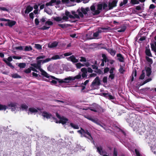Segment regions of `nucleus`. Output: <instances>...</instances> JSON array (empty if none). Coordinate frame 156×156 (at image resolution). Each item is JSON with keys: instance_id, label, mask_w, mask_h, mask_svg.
I'll list each match as a JSON object with an SVG mask.
<instances>
[{"instance_id": "e433bc0d", "label": "nucleus", "mask_w": 156, "mask_h": 156, "mask_svg": "<svg viewBox=\"0 0 156 156\" xmlns=\"http://www.w3.org/2000/svg\"><path fill=\"white\" fill-rule=\"evenodd\" d=\"M32 49V48L30 46H26L24 49V51H30Z\"/></svg>"}, {"instance_id": "4d7b16f0", "label": "nucleus", "mask_w": 156, "mask_h": 156, "mask_svg": "<svg viewBox=\"0 0 156 156\" xmlns=\"http://www.w3.org/2000/svg\"><path fill=\"white\" fill-rule=\"evenodd\" d=\"M67 25H68V24H58V26L62 28H64L67 27L68 26Z\"/></svg>"}, {"instance_id": "e2e57ef3", "label": "nucleus", "mask_w": 156, "mask_h": 156, "mask_svg": "<svg viewBox=\"0 0 156 156\" xmlns=\"http://www.w3.org/2000/svg\"><path fill=\"white\" fill-rule=\"evenodd\" d=\"M115 69L114 67H111L110 69L109 70V73L110 74H114L113 73V71L115 70Z\"/></svg>"}, {"instance_id": "680f3d73", "label": "nucleus", "mask_w": 156, "mask_h": 156, "mask_svg": "<svg viewBox=\"0 0 156 156\" xmlns=\"http://www.w3.org/2000/svg\"><path fill=\"white\" fill-rule=\"evenodd\" d=\"M113 156H117V151L116 149L114 148L113 151Z\"/></svg>"}, {"instance_id": "0e129e2a", "label": "nucleus", "mask_w": 156, "mask_h": 156, "mask_svg": "<svg viewBox=\"0 0 156 156\" xmlns=\"http://www.w3.org/2000/svg\"><path fill=\"white\" fill-rule=\"evenodd\" d=\"M109 70V69L108 67H107L105 68V69H104V73H108Z\"/></svg>"}, {"instance_id": "3c124183", "label": "nucleus", "mask_w": 156, "mask_h": 156, "mask_svg": "<svg viewBox=\"0 0 156 156\" xmlns=\"http://www.w3.org/2000/svg\"><path fill=\"white\" fill-rule=\"evenodd\" d=\"M47 19L45 17H43L40 20V22L44 23L47 21Z\"/></svg>"}, {"instance_id": "39448f33", "label": "nucleus", "mask_w": 156, "mask_h": 156, "mask_svg": "<svg viewBox=\"0 0 156 156\" xmlns=\"http://www.w3.org/2000/svg\"><path fill=\"white\" fill-rule=\"evenodd\" d=\"M63 55H55L52 57L51 58H48L44 60H39L38 61L37 67H40L41 63L42 64L47 62L51 60L52 59L56 60L63 58Z\"/></svg>"}, {"instance_id": "4c0bfd02", "label": "nucleus", "mask_w": 156, "mask_h": 156, "mask_svg": "<svg viewBox=\"0 0 156 156\" xmlns=\"http://www.w3.org/2000/svg\"><path fill=\"white\" fill-rule=\"evenodd\" d=\"M145 70H143L142 71V73L140 77V79L141 80L143 79L145 77Z\"/></svg>"}, {"instance_id": "6ab92c4d", "label": "nucleus", "mask_w": 156, "mask_h": 156, "mask_svg": "<svg viewBox=\"0 0 156 156\" xmlns=\"http://www.w3.org/2000/svg\"><path fill=\"white\" fill-rule=\"evenodd\" d=\"M39 111V109L38 108H30L29 109V112H28V114H29L30 113H31V114L35 113L38 112Z\"/></svg>"}, {"instance_id": "bf43d9fd", "label": "nucleus", "mask_w": 156, "mask_h": 156, "mask_svg": "<svg viewBox=\"0 0 156 156\" xmlns=\"http://www.w3.org/2000/svg\"><path fill=\"white\" fill-rule=\"evenodd\" d=\"M72 54V53H71V52H67V53H65L63 55V56L64 57V58L65 57L69 56L70 55H71Z\"/></svg>"}, {"instance_id": "37998d69", "label": "nucleus", "mask_w": 156, "mask_h": 156, "mask_svg": "<svg viewBox=\"0 0 156 156\" xmlns=\"http://www.w3.org/2000/svg\"><path fill=\"white\" fill-rule=\"evenodd\" d=\"M12 77L15 78H21V76L17 73L13 74L12 75Z\"/></svg>"}, {"instance_id": "4be33fe9", "label": "nucleus", "mask_w": 156, "mask_h": 156, "mask_svg": "<svg viewBox=\"0 0 156 156\" xmlns=\"http://www.w3.org/2000/svg\"><path fill=\"white\" fill-rule=\"evenodd\" d=\"M58 43V42L57 41H54L52 43H50L48 44V47L50 48H54L57 46Z\"/></svg>"}, {"instance_id": "79ce46f5", "label": "nucleus", "mask_w": 156, "mask_h": 156, "mask_svg": "<svg viewBox=\"0 0 156 156\" xmlns=\"http://www.w3.org/2000/svg\"><path fill=\"white\" fill-rule=\"evenodd\" d=\"M87 118L88 119L91 121H92L95 123L96 122H97V120L95 119H93L91 117L88 116L87 117Z\"/></svg>"}, {"instance_id": "5701e85b", "label": "nucleus", "mask_w": 156, "mask_h": 156, "mask_svg": "<svg viewBox=\"0 0 156 156\" xmlns=\"http://www.w3.org/2000/svg\"><path fill=\"white\" fill-rule=\"evenodd\" d=\"M105 61H106L107 63V65L108 66L109 64L112 65L115 62V61L113 60L108 58L105 55Z\"/></svg>"}, {"instance_id": "8fccbe9b", "label": "nucleus", "mask_w": 156, "mask_h": 156, "mask_svg": "<svg viewBox=\"0 0 156 156\" xmlns=\"http://www.w3.org/2000/svg\"><path fill=\"white\" fill-rule=\"evenodd\" d=\"M146 60L149 62L150 64H152L153 63V61L152 59L149 58L148 57L146 56Z\"/></svg>"}, {"instance_id": "b1692460", "label": "nucleus", "mask_w": 156, "mask_h": 156, "mask_svg": "<svg viewBox=\"0 0 156 156\" xmlns=\"http://www.w3.org/2000/svg\"><path fill=\"white\" fill-rule=\"evenodd\" d=\"M84 65L87 67H88L90 66L88 62H86L85 63L84 65L80 63H78L76 64V67L78 69L80 68L81 67L83 66Z\"/></svg>"}, {"instance_id": "a878e982", "label": "nucleus", "mask_w": 156, "mask_h": 156, "mask_svg": "<svg viewBox=\"0 0 156 156\" xmlns=\"http://www.w3.org/2000/svg\"><path fill=\"white\" fill-rule=\"evenodd\" d=\"M108 51L110 54V55L113 56H114L116 54V51L115 50L112 48H108L107 49Z\"/></svg>"}, {"instance_id": "f3484780", "label": "nucleus", "mask_w": 156, "mask_h": 156, "mask_svg": "<svg viewBox=\"0 0 156 156\" xmlns=\"http://www.w3.org/2000/svg\"><path fill=\"white\" fill-rule=\"evenodd\" d=\"M100 84V80L98 77H97L92 83V85L93 86L99 85Z\"/></svg>"}, {"instance_id": "a211bd4d", "label": "nucleus", "mask_w": 156, "mask_h": 156, "mask_svg": "<svg viewBox=\"0 0 156 156\" xmlns=\"http://www.w3.org/2000/svg\"><path fill=\"white\" fill-rule=\"evenodd\" d=\"M67 60L76 63L78 62V59L76 58L73 55L70 56V57L67 58Z\"/></svg>"}, {"instance_id": "c756f323", "label": "nucleus", "mask_w": 156, "mask_h": 156, "mask_svg": "<svg viewBox=\"0 0 156 156\" xmlns=\"http://www.w3.org/2000/svg\"><path fill=\"white\" fill-rule=\"evenodd\" d=\"M145 53L147 55L151 57H152L150 49L146 48L145 50Z\"/></svg>"}, {"instance_id": "f257e3e1", "label": "nucleus", "mask_w": 156, "mask_h": 156, "mask_svg": "<svg viewBox=\"0 0 156 156\" xmlns=\"http://www.w3.org/2000/svg\"><path fill=\"white\" fill-rule=\"evenodd\" d=\"M102 7L103 5L101 4L98 5L96 9L94 5L91 6L90 10L89 7L84 8L82 7L79 8L76 12H72V14L74 16L71 15L70 12L67 11H66L65 14L69 18L72 19L74 18H79L80 17L83 18L84 15L86 16L90 17L99 14L102 10Z\"/></svg>"}, {"instance_id": "a18cd8bd", "label": "nucleus", "mask_w": 156, "mask_h": 156, "mask_svg": "<svg viewBox=\"0 0 156 156\" xmlns=\"http://www.w3.org/2000/svg\"><path fill=\"white\" fill-rule=\"evenodd\" d=\"M80 59L79 60L81 62H86V58L83 57L81 56L79 58Z\"/></svg>"}, {"instance_id": "774afa93", "label": "nucleus", "mask_w": 156, "mask_h": 156, "mask_svg": "<svg viewBox=\"0 0 156 156\" xmlns=\"http://www.w3.org/2000/svg\"><path fill=\"white\" fill-rule=\"evenodd\" d=\"M39 22L38 19L37 18L35 20V23L36 25H38L39 24Z\"/></svg>"}, {"instance_id": "052dcab7", "label": "nucleus", "mask_w": 156, "mask_h": 156, "mask_svg": "<svg viewBox=\"0 0 156 156\" xmlns=\"http://www.w3.org/2000/svg\"><path fill=\"white\" fill-rule=\"evenodd\" d=\"M115 77V74H110L109 76V78L113 80Z\"/></svg>"}, {"instance_id": "6e6d98bb", "label": "nucleus", "mask_w": 156, "mask_h": 156, "mask_svg": "<svg viewBox=\"0 0 156 156\" xmlns=\"http://www.w3.org/2000/svg\"><path fill=\"white\" fill-rule=\"evenodd\" d=\"M0 10L3 11H5L7 12L9 11L8 9H7L5 7H0Z\"/></svg>"}, {"instance_id": "c9c22d12", "label": "nucleus", "mask_w": 156, "mask_h": 156, "mask_svg": "<svg viewBox=\"0 0 156 156\" xmlns=\"http://www.w3.org/2000/svg\"><path fill=\"white\" fill-rule=\"evenodd\" d=\"M151 47L152 50L156 52V43H155L154 44H151Z\"/></svg>"}, {"instance_id": "1a4fd4ad", "label": "nucleus", "mask_w": 156, "mask_h": 156, "mask_svg": "<svg viewBox=\"0 0 156 156\" xmlns=\"http://www.w3.org/2000/svg\"><path fill=\"white\" fill-rule=\"evenodd\" d=\"M94 107L91 108L90 110L94 112H103V109L99 105L96 104L93 105Z\"/></svg>"}, {"instance_id": "aec40b11", "label": "nucleus", "mask_w": 156, "mask_h": 156, "mask_svg": "<svg viewBox=\"0 0 156 156\" xmlns=\"http://www.w3.org/2000/svg\"><path fill=\"white\" fill-rule=\"evenodd\" d=\"M16 23V22L15 21L9 20L7 23L5 24V25L11 27L14 25Z\"/></svg>"}, {"instance_id": "f03ea898", "label": "nucleus", "mask_w": 156, "mask_h": 156, "mask_svg": "<svg viewBox=\"0 0 156 156\" xmlns=\"http://www.w3.org/2000/svg\"><path fill=\"white\" fill-rule=\"evenodd\" d=\"M38 62V61H37V63L31 64L30 65L31 66L29 68L25 70L24 72L26 73H29L31 72L32 70L36 72V73L33 72L32 73L33 76L35 77H38V76H40L39 72V71H40L41 73V75L47 78H49L50 77V75L41 68V66L42 64L41 63H40V67H37Z\"/></svg>"}, {"instance_id": "423d86ee", "label": "nucleus", "mask_w": 156, "mask_h": 156, "mask_svg": "<svg viewBox=\"0 0 156 156\" xmlns=\"http://www.w3.org/2000/svg\"><path fill=\"white\" fill-rule=\"evenodd\" d=\"M77 132L81 134V137H85L88 138L90 140H92L93 138L92 137L90 133L87 130H84L82 128H81V130H79Z\"/></svg>"}, {"instance_id": "cd10ccee", "label": "nucleus", "mask_w": 156, "mask_h": 156, "mask_svg": "<svg viewBox=\"0 0 156 156\" xmlns=\"http://www.w3.org/2000/svg\"><path fill=\"white\" fill-rule=\"evenodd\" d=\"M102 57L103 58L101 60V63L100 65L101 66H105V63L106 62V61H105V55L104 54H103Z\"/></svg>"}, {"instance_id": "0eeeda50", "label": "nucleus", "mask_w": 156, "mask_h": 156, "mask_svg": "<svg viewBox=\"0 0 156 156\" xmlns=\"http://www.w3.org/2000/svg\"><path fill=\"white\" fill-rule=\"evenodd\" d=\"M18 105L17 104L11 102L7 106L8 109H11L12 111L16 112V111L18 110Z\"/></svg>"}, {"instance_id": "338daca9", "label": "nucleus", "mask_w": 156, "mask_h": 156, "mask_svg": "<svg viewBox=\"0 0 156 156\" xmlns=\"http://www.w3.org/2000/svg\"><path fill=\"white\" fill-rule=\"evenodd\" d=\"M12 57V58L15 59H20L21 58V57L16 56H13Z\"/></svg>"}, {"instance_id": "c03bdc74", "label": "nucleus", "mask_w": 156, "mask_h": 156, "mask_svg": "<svg viewBox=\"0 0 156 156\" xmlns=\"http://www.w3.org/2000/svg\"><path fill=\"white\" fill-rule=\"evenodd\" d=\"M7 108V106L0 104V110H5Z\"/></svg>"}, {"instance_id": "393cba45", "label": "nucleus", "mask_w": 156, "mask_h": 156, "mask_svg": "<svg viewBox=\"0 0 156 156\" xmlns=\"http://www.w3.org/2000/svg\"><path fill=\"white\" fill-rule=\"evenodd\" d=\"M117 59L120 62H123L124 61V58L122 55L120 53L117 54Z\"/></svg>"}, {"instance_id": "58836bf2", "label": "nucleus", "mask_w": 156, "mask_h": 156, "mask_svg": "<svg viewBox=\"0 0 156 156\" xmlns=\"http://www.w3.org/2000/svg\"><path fill=\"white\" fill-rule=\"evenodd\" d=\"M62 1L63 3H69L70 2H75L76 0H62Z\"/></svg>"}, {"instance_id": "bb28decb", "label": "nucleus", "mask_w": 156, "mask_h": 156, "mask_svg": "<svg viewBox=\"0 0 156 156\" xmlns=\"http://www.w3.org/2000/svg\"><path fill=\"white\" fill-rule=\"evenodd\" d=\"M33 9V7L30 5L27 6L25 11V13L26 14H28L32 11Z\"/></svg>"}, {"instance_id": "f8f14e48", "label": "nucleus", "mask_w": 156, "mask_h": 156, "mask_svg": "<svg viewBox=\"0 0 156 156\" xmlns=\"http://www.w3.org/2000/svg\"><path fill=\"white\" fill-rule=\"evenodd\" d=\"M97 149V152L101 155H103L104 154H107V152L105 150L103 149L102 146L99 145L95 146Z\"/></svg>"}, {"instance_id": "ddd939ff", "label": "nucleus", "mask_w": 156, "mask_h": 156, "mask_svg": "<svg viewBox=\"0 0 156 156\" xmlns=\"http://www.w3.org/2000/svg\"><path fill=\"white\" fill-rule=\"evenodd\" d=\"M56 115L59 119V123H62L63 125L65 124L68 121V119L64 117H61L58 113H56Z\"/></svg>"}, {"instance_id": "ea45409f", "label": "nucleus", "mask_w": 156, "mask_h": 156, "mask_svg": "<svg viewBox=\"0 0 156 156\" xmlns=\"http://www.w3.org/2000/svg\"><path fill=\"white\" fill-rule=\"evenodd\" d=\"M119 72L121 74H123L124 72L125 71V70L124 69V67L123 66H120V68L119 69Z\"/></svg>"}, {"instance_id": "412c9836", "label": "nucleus", "mask_w": 156, "mask_h": 156, "mask_svg": "<svg viewBox=\"0 0 156 156\" xmlns=\"http://www.w3.org/2000/svg\"><path fill=\"white\" fill-rule=\"evenodd\" d=\"M42 115L44 118H45L47 119L53 118L52 116L51 115L45 112H43L42 113Z\"/></svg>"}, {"instance_id": "72a5a7b5", "label": "nucleus", "mask_w": 156, "mask_h": 156, "mask_svg": "<svg viewBox=\"0 0 156 156\" xmlns=\"http://www.w3.org/2000/svg\"><path fill=\"white\" fill-rule=\"evenodd\" d=\"M126 28V27L125 26H123L121 28H119L118 29V31L119 32H124Z\"/></svg>"}, {"instance_id": "c85d7f7f", "label": "nucleus", "mask_w": 156, "mask_h": 156, "mask_svg": "<svg viewBox=\"0 0 156 156\" xmlns=\"http://www.w3.org/2000/svg\"><path fill=\"white\" fill-rule=\"evenodd\" d=\"M145 72H146L147 76H149L151 74V69L150 67H147L146 69Z\"/></svg>"}, {"instance_id": "864d4df0", "label": "nucleus", "mask_w": 156, "mask_h": 156, "mask_svg": "<svg viewBox=\"0 0 156 156\" xmlns=\"http://www.w3.org/2000/svg\"><path fill=\"white\" fill-rule=\"evenodd\" d=\"M135 151L136 156H142V155L140 153L139 151L138 150L136 149H135Z\"/></svg>"}, {"instance_id": "49530a36", "label": "nucleus", "mask_w": 156, "mask_h": 156, "mask_svg": "<svg viewBox=\"0 0 156 156\" xmlns=\"http://www.w3.org/2000/svg\"><path fill=\"white\" fill-rule=\"evenodd\" d=\"M128 0H123V2H121L120 4V6H122L126 4Z\"/></svg>"}, {"instance_id": "de8ad7c7", "label": "nucleus", "mask_w": 156, "mask_h": 156, "mask_svg": "<svg viewBox=\"0 0 156 156\" xmlns=\"http://www.w3.org/2000/svg\"><path fill=\"white\" fill-rule=\"evenodd\" d=\"M21 108L23 110H26L28 108V107L25 105H21Z\"/></svg>"}, {"instance_id": "20e7f679", "label": "nucleus", "mask_w": 156, "mask_h": 156, "mask_svg": "<svg viewBox=\"0 0 156 156\" xmlns=\"http://www.w3.org/2000/svg\"><path fill=\"white\" fill-rule=\"evenodd\" d=\"M49 78H47L49 79H54L57 80L59 83H67L70 82L71 81L79 80L81 78V74H78L75 76H69L64 79H60L50 75Z\"/></svg>"}, {"instance_id": "9d476101", "label": "nucleus", "mask_w": 156, "mask_h": 156, "mask_svg": "<svg viewBox=\"0 0 156 156\" xmlns=\"http://www.w3.org/2000/svg\"><path fill=\"white\" fill-rule=\"evenodd\" d=\"M53 24V22L51 21L50 19H48L46 22L45 25L41 28V29L43 30H48L50 28V26Z\"/></svg>"}, {"instance_id": "2f4dec72", "label": "nucleus", "mask_w": 156, "mask_h": 156, "mask_svg": "<svg viewBox=\"0 0 156 156\" xmlns=\"http://www.w3.org/2000/svg\"><path fill=\"white\" fill-rule=\"evenodd\" d=\"M95 123L98 124V125L101 126V127L103 128V129H104L105 130H107V128L104 124H103L102 123H100L99 122H98V121L97 120V122H96Z\"/></svg>"}, {"instance_id": "5fc2aeb1", "label": "nucleus", "mask_w": 156, "mask_h": 156, "mask_svg": "<svg viewBox=\"0 0 156 156\" xmlns=\"http://www.w3.org/2000/svg\"><path fill=\"white\" fill-rule=\"evenodd\" d=\"M35 47L37 49L40 50L42 48L41 46L39 44H35Z\"/></svg>"}, {"instance_id": "4468645a", "label": "nucleus", "mask_w": 156, "mask_h": 156, "mask_svg": "<svg viewBox=\"0 0 156 156\" xmlns=\"http://www.w3.org/2000/svg\"><path fill=\"white\" fill-rule=\"evenodd\" d=\"M81 71L82 72V73H80L79 74H81V77L82 76L83 78H87V71L86 69L85 68H83L81 69Z\"/></svg>"}, {"instance_id": "6e6552de", "label": "nucleus", "mask_w": 156, "mask_h": 156, "mask_svg": "<svg viewBox=\"0 0 156 156\" xmlns=\"http://www.w3.org/2000/svg\"><path fill=\"white\" fill-rule=\"evenodd\" d=\"M149 143L152 151L156 155V140H152Z\"/></svg>"}, {"instance_id": "13d9d810", "label": "nucleus", "mask_w": 156, "mask_h": 156, "mask_svg": "<svg viewBox=\"0 0 156 156\" xmlns=\"http://www.w3.org/2000/svg\"><path fill=\"white\" fill-rule=\"evenodd\" d=\"M45 58V56L44 55H41L37 57L36 59L37 61L39 60L40 59H43Z\"/></svg>"}, {"instance_id": "7c9ffc66", "label": "nucleus", "mask_w": 156, "mask_h": 156, "mask_svg": "<svg viewBox=\"0 0 156 156\" xmlns=\"http://www.w3.org/2000/svg\"><path fill=\"white\" fill-rule=\"evenodd\" d=\"M102 31L101 30L99 29L96 32L94 33L93 37L94 38H97L99 35V33L102 32Z\"/></svg>"}, {"instance_id": "2eb2a0df", "label": "nucleus", "mask_w": 156, "mask_h": 156, "mask_svg": "<svg viewBox=\"0 0 156 156\" xmlns=\"http://www.w3.org/2000/svg\"><path fill=\"white\" fill-rule=\"evenodd\" d=\"M102 94L103 96L105 97V98H108L110 100H114L115 99V97L112 95H111L110 94L108 93H103Z\"/></svg>"}, {"instance_id": "473e14b6", "label": "nucleus", "mask_w": 156, "mask_h": 156, "mask_svg": "<svg viewBox=\"0 0 156 156\" xmlns=\"http://www.w3.org/2000/svg\"><path fill=\"white\" fill-rule=\"evenodd\" d=\"M54 20L57 22L62 23L63 21H62V18L60 17H56L54 18Z\"/></svg>"}, {"instance_id": "dca6fc26", "label": "nucleus", "mask_w": 156, "mask_h": 156, "mask_svg": "<svg viewBox=\"0 0 156 156\" xmlns=\"http://www.w3.org/2000/svg\"><path fill=\"white\" fill-rule=\"evenodd\" d=\"M118 1L117 0H113L112 2H109L108 4L109 9H112L114 7L116 6Z\"/></svg>"}, {"instance_id": "9b49d317", "label": "nucleus", "mask_w": 156, "mask_h": 156, "mask_svg": "<svg viewBox=\"0 0 156 156\" xmlns=\"http://www.w3.org/2000/svg\"><path fill=\"white\" fill-rule=\"evenodd\" d=\"M61 1L60 0H51L50 2H47L45 5L46 6H52L55 4L58 5L61 3Z\"/></svg>"}, {"instance_id": "7ed1b4c3", "label": "nucleus", "mask_w": 156, "mask_h": 156, "mask_svg": "<svg viewBox=\"0 0 156 156\" xmlns=\"http://www.w3.org/2000/svg\"><path fill=\"white\" fill-rule=\"evenodd\" d=\"M136 115L134 114H132L127 119V121L129 123V125L133 128L134 131H139L140 126L139 121L136 119Z\"/></svg>"}, {"instance_id": "09e8293b", "label": "nucleus", "mask_w": 156, "mask_h": 156, "mask_svg": "<svg viewBox=\"0 0 156 156\" xmlns=\"http://www.w3.org/2000/svg\"><path fill=\"white\" fill-rule=\"evenodd\" d=\"M131 2L133 4H137L139 3V0H131Z\"/></svg>"}, {"instance_id": "603ef678", "label": "nucleus", "mask_w": 156, "mask_h": 156, "mask_svg": "<svg viewBox=\"0 0 156 156\" xmlns=\"http://www.w3.org/2000/svg\"><path fill=\"white\" fill-rule=\"evenodd\" d=\"M69 18L65 14L62 17V20H64L65 21H67Z\"/></svg>"}, {"instance_id": "f704fd0d", "label": "nucleus", "mask_w": 156, "mask_h": 156, "mask_svg": "<svg viewBox=\"0 0 156 156\" xmlns=\"http://www.w3.org/2000/svg\"><path fill=\"white\" fill-rule=\"evenodd\" d=\"M18 66L20 69L24 68L26 66V64L24 63H19Z\"/></svg>"}, {"instance_id": "69168bd1", "label": "nucleus", "mask_w": 156, "mask_h": 156, "mask_svg": "<svg viewBox=\"0 0 156 156\" xmlns=\"http://www.w3.org/2000/svg\"><path fill=\"white\" fill-rule=\"evenodd\" d=\"M15 49L16 50H23V47L21 46L16 47Z\"/></svg>"}, {"instance_id": "a19ab883", "label": "nucleus", "mask_w": 156, "mask_h": 156, "mask_svg": "<svg viewBox=\"0 0 156 156\" xmlns=\"http://www.w3.org/2000/svg\"><path fill=\"white\" fill-rule=\"evenodd\" d=\"M70 125L73 128L75 129H79V127L78 126L76 125L75 124H73V123H71L70 124Z\"/></svg>"}]
</instances>
